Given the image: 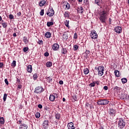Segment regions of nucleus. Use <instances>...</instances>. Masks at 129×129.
<instances>
[{
	"mask_svg": "<svg viewBox=\"0 0 129 129\" xmlns=\"http://www.w3.org/2000/svg\"><path fill=\"white\" fill-rule=\"evenodd\" d=\"M44 88L42 87H37L35 88L34 90V93L40 94L42 93L44 91Z\"/></svg>",
	"mask_w": 129,
	"mask_h": 129,
	"instance_id": "20e7f679",
	"label": "nucleus"
},
{
	"mask_svg": "<svg viewBox=\"0 0 129 129\" xmlns=\"http://www.w3.org/2000/svg\"><path fill=\"white\" fill-rule=\"evenodd\" d=\"M103 89L104 90H108V87L106 86H104L103 87Z\"/></svg>",
	"mask_w": 129,
	"mask_h": 129,
	"instance_id": "864d4df0",
	"label": "nucleus"
},
{
	"mask_svg": "<svg viewBox=\"0 0 129 129\" xmlns=\"http://www.w3.org/2000/svg\"><path fill=\"white\" fill-rule=\"evenodd\" d=\"M38 108L40 109L43 108V105H42L41 104H38Z\"/></svg>",
	"mask_w": 129,
	"mask_h": 129,
	"instance_id": "5fc2aeb1",
	"label": "nucleus"
},
{
	"mask_svg": "<svg viewBox=\"0 0 129 129\" xmlns=\"http://www.w3.org/2000/svg\"><path fill=\"white\" fill-rule=\"evenodd\" d=\"M118 124L119 128L122 129L124 126H125V122L123 119L120 118L118 121Z\"/></svg>",
	"mask_w": 129,
	"mask_h": 129,
	"instance_id": "7ed1b4c3",
	"label": "nucleus"
},
{
	"mask_svg": "<svg viewBox=\"0 0 129 129\" xmlns=\"http://www.w3.org/2000/svg\"><path fill=\"white\" fill-rule=\"evenodd\" d=\"M67 53V49L66 48H62L61 49V53L63 54V55H65Z\"/></svg>",
	"mask_w": 129,
	"mask_h": 129,
	"instance_id": "393cba45",
	"label": "nucleus"
},
{
	"mask_svg": "<svg viewBox=\"0 0 129 129\" xmlns=\"http://www.w3.org/2000/svg\"><path fill=\"white\" fill-rule=\"evenodd\" d=\"M63 81L62 80H60L59 81V84L60 85H62V84H63Z\"/></svg>",
	"mask_w": 129,
	"mask_h": 129,
	"instance_id": "052dcab7",
	"label": "nucleus"
},
{
	"mask_svg": "<svg viewBox=\"0 0 129 129\" xmlns=\"http://www.w3.org/2000/svg\"><path fill=\"white\" fill-rule=\"evenodd\" d=\"M18 88H19V89H21V88H22V85H18Z\"/></svg>",
	"mask_w": 129,
	"mask_h": 129,
	"instance_id": "e2e57ef3",
	"label": "nucleus"
},
{
	"mask_svg": "<svg viewBox=\"0 0 129 129\" xmlns=\"http://www.w3.org/2000/svg\"><path fill=\"white\" fill-rule=\"evenodd\" d=\"M64 25L67 28H68L69 29V28H70V27L69 26V20H66L64 21Z\"/></svg>",
	"mask_w": 129,
	"mask_h": 129,
	"instance_id": "a878e982",
	"label": "nucleus"
},
{
	"mask_svg": "<svg viewBox=\"0 0 129 129\" xmlns=\"http://www.w3.org/2000/svg\"><path fill=\"white\" fill-rule=\"evenodd\" d=\"M46 79L47 80V82H48L49 83H52V79L50 77L46 78Z\"/></svg>",
	"mask_w": 129,
	"mask_h": 129,
	"instance_id": "72a5a7b5",
	"label": "nucleus"
},
{
	"mask_svg": "<svg viewBox=\"0 0 129 129\" xmlns=\"http://www.w3.org/2000/svg\"><path fill=\"white\" fill-rule=\"evenodd\" d=\"M38 75L37 73L34 74L33 76V80H37V79H38Z\"/></svg>",
	"mask_w": 129,
	"mask_h": 129,
	"instance_id": "cd10ccee",
	"label": "nucleus"
},
{
	"mask_svg": "<svg viewBox=\"0 0 129 129\" xmlns=\"http://www.w3.org/2000/svg\"><path fill=\"white\" fill-rule=\"evenodd\" d=\"M54 25V23L53 22H47V27H51V26H53Z\"/></svg>",
	"mask_w": 129,
	"mask_h": 129,
	"instance_id": "7c9ffc66",
	"label": "nucleus"
},
{
	"mask_svg": "<svg viewBox=\"0 0 129 129\" xmlns=\"http://www.w3.org/2000/svg\"><path fill=\"white\" fill-rule=\"evenodd\" d=\"M114 74H115V75L116 77H119V76H120L119 71H118L117 70H115L114 71Z\"/></svg>",
	"mask_w": 129,
	"mask_h": 129,
	"instance_id": "c85d7f7f",
	"label": "nucleus"
},
{
	"mask_svg": "<svg viewBox=\"0 0 129 129\" xmlns=\"http://www.w3.org/2000/svg\"><path fill=\"white\" fill-rule=\"evenodd\" d=\"M42 126L44 129H47L49 127V121L45 120L42 123Z\"/></svg>",
	"mask_w": 129,
	"mask_h": 129,
	"instance_id": "1a4fd4ad",
	"label": "nucleus"
},
{
	"mask_svg": "<svg viewBox=\"0 0 129 129\" xmlns=\"http://www.w3.org/2000/svg\"><path fill=\"white\" fill-rule=\"evenodd\" d=\"M54 115L57 120H59L60 118H61V114L59 113H55Z\"/></svg>",
	"mask_w": 129,
	"mask_h": 129,
	"instance_id": "aec40b11",
	"label": "nucleus"
},
{
	"mask_svg": "<svg viewBox=\"0 0 129 129\" xmlns=\"http://www.w3.org/2000/svg\"><path fill=\"white\" fill-rule=\"evenodd\" d=\"M56 98H58V94L56 93H53L52 95H50L49 96V100L50 101H54Z\"/></svg>",
	"mask_w": 129,
	"mask_h": 129,
	"instance_id": "39448f33",
	"label": "nucleus"
},
{
	"mask_svg": "<svg viewBox=\"0 0 129 129\" xmlns=\"http://www.w3.org/2000/svg\"><path fill=\"white\" fill-rule=\"evenodd\" d=\"M47 2L45 0H41L38 4L39 7H44Z\"/></svg>",
	"mask_w": 129,
	"mask_h": 129,
	"instance_id": "4468645a",
	"label": "nucleus"
},
{
	"mask_svg": "<svg viewBox=\"0 0 129 129\" xmlns=\"http://www.w3.org/2000/svg\"><path fill=\"white\" fill-rule=\"evenodd\" d=\"M67 126L69 129H75V126H74V123H73V122H72L68 123Z\"/></svg>",
	"mask_w": 129,
	"mask_h": 129,
	"instance_id": "f8f14e48",
	"label": "nucleus"
},
{
	"mask_svg": "<svg viewBox=\"0 0 129 129\" xmlns=\"http://www.w3.org/2000/svg\"><path fill=\"white\" fill-rule=\"evenodd\" d=\"M2 26L3 28H7L8 27V24H7V23L5 22L2 23Z\"/></svg>",
	"mask_w": 129,
	"mask_h": 129,
	"instance_id": "79ce46f5",
	"label": "nucleus"
},
{
	"mask_svg": "<svg viewBox=\"0 0 129 129\" xmlns=\"http://www.w3.org/2000/svg\"><path fill=\"white\" fill-rule=\"evenodd\" d=\"M4 67V62H0V68H3Z\"/></svg>",
	"mask_w": 129,
	"mask_h": 129,
	"instance_id": "6e6d98bb",
	"label": "nucleus"
},
{
	"mask_svg": "<svg viewBox=\"0 0 129 129\" xmlns=\"http://www.w3.org/2000/svg\"><path fill=\"white\" fill-rule=\"evenodd\" d=\"M52 35V34L51 33V32H47L46 33H45V34H44L45 37H46V38H51V35Z\"/></svg>",
	"mask_w": 129,
	"mask_h": 129,
	"instance_id": "412c9836",
	"label": "nucleus"
},
{
	"mask_svg": "<svg viewBox=\"0 0 129 129\" xmlns=\"http://www.w3.org/2000/svg\"><path fill=\"white\" fill-rule=\"evenodd\" d=\"M46 67H51L52 66V62L48 61L46 63Z\"/></svg>",
	"mask_w": 129,
	"mask_h": 129,
	"instance_id": "473e14b6",
	"label": "nucleus"
},
{
	"mask_svg": "<svg viewBox=\"0 0 129 129\" xmlns=\"http://www.w3.org/2000/svg\"><path fill=\"white\" fill-rule=\"evenodd\" d=\"M7 97H8V95L7 93H5L3 97L4 101H6V100H7Z\"/></svg>",
	"mask_w": 129,
	"mask_h": 129,
	"instance_id": "c9c22d12",
	"label": "nucleus"
},
{
	"mask_svg": "<svg viewBox=\"0 0 129 129\" xmlns=\"http://www.w3.org/2000/svg\"><path fill=\"white\" fill-rule=\"evenodd\" d=\"M74 51H77L78 50V48H79V46L78 45H74Z\"/></svg>",
	"mask_w": 129,
	"mask_h": 129,
	"instance_id": "f704fd0d",
	"label": "nucleus"
},
{
	"mask_svg": "<svg viewBox=\"0 0 129 129\" xmlns=\"http://www.w3.org/2000/svg\"><path fill=\"white\" fill-rule=\"evenodd\" d=\"M40 16H44V9H42L40 12Z\"/></svg>",
	"mask_w": 129,
	"mask_h": 129,
	"instance_id": "49530a36",
	"label": "nucleus"
},
{
	"mask_svg": "<svg viewBox=\"0 0 129 129\" xmlns=\"http://www.w3.org/2000/svg\"><path fill=\"white\" fill-rule=\"evenodd\" d=\"M63 7L65 10H69V9H70V4H69L68 2H66L64 3Z\"/></svg>",
	"mask_w": 129,
	"mask_h": 129,
	"instance_id": "ddd939ff",
	"label": "nucleus"
},
{
	"mask_svg": "<svg viewBox=\"0 0 129 129\" xmlns=\"http://www.w3.org/2000/svg\"><path fill=\"white\" fill-rule=\"evenodd\" d=\"M95 84H97V85H99V81H94Z\"/></svg>",
	"mask_w": 129,
	"mask_h": 129,
	"instance_id": "4d7b16f0",
	"label": "nucleus"
},
{
	"mask_svg": "<svg viewBox=\"0 0 129 129\" xmlns=\"http://www.w3.org/2000/svg\"><path fill=\"white\" fill-rule=\"evenodd\" d=\"M73 99H74V100H75V101H77V95H74V96H73Z\"/></svg>",
	"mask_w": 129,
	"mask_h": 129,
	"instance_id": "37998d69",
	"label": "nucleus"
},
{
	"mask_svg": "<svg viewBox=\"0 0 129 129\" xmlns=\"http://www.w3.org/2000/svg\"><path fill=\"white\" fill-rule=\"evenodd\" d=\"M17 16L18 17L22 16V13H21V12H19L18 13H17Z\"/></svg>",
	"mask_w": 129,
	"mask_h": 129,
	"instance_id": "bf43d9fd",
	"label": "nucleus"
},
{
	"mask_svg": "<svg viewBox=\"0 0 129 129\" xmlns=\"http://www.w3.org/2000/svg\"><path fill=\"white\" fill-rule=\"evenodd\" d=\"M85 53H86V55H88V54H89V53H90V51H89V50H86L85 51Z\"/></svg>",
	"mask_w": 129,
	"mask_h": 129,
	"instance_id": "680f3d73",
	"label": "nucleus"
},
{
	"mask_svg": "<svg viewBox=\"0 0 129 129\" xmlns=\"http://www.w3.org/2000/svg\"><path fill=\"white\" fill-rule=\"evenodd\" d=\"M90 36L91 37L92 39H97L98 35L96 33V31L95 30L93 31L90 34Z\"/></svg>",
	"mask_w": 129,
	"mask_h": 129,
	"instance_id": "9d476101",
	"label": "nucleus"
},
{
	"mask_svg": "<svg viewBox=\"0 0 129 129\" xmlns=\"http://www.w3.org/2000/svg\"><path fill=\"white\" fill-rule=\"evenodd\" d=\"M121 90V88L120 87H118L117 86L115 87V88H114V90H116L117 91H119V90Z\"/></svg>",
	"mask_w": 129,
	"mask_h": 129,
	"instance_id": "e433bc0d",
	"label": "nucleus"
},
{
	"mask_svg": "<svg viewBox=\"0 0 129 129\" xmlns=\"http://www.w3.org/2000/svg\"><path fill=\"white\" fill-rule=\"evenodd\" d=\"M9 19L10 20H13L14 19V15H13V14H10L9 15Z\"/></svg>",
	"mask_w": 129,
	"mask_h": 129,
	"instance_id": "de8ad7c7",
	"label": "nucleus"
},
{
	"mask_svg": "<svg viewBox=\"0 0 129 129\" xmlns=\"http://www.w3.org/2000/svg\"><path fill=\"white\" fill-rule=\"evenodd\" d=\"M19 128L20 129H28V125L25 123L22 124L21 125H20Z\"/></svg>",
	"mask_w": 129,
	"mask_h": 129,
	"instance_id": "dca6fc26",
	"label": "nucleus"
},
{
	"mask_svg": "<svg viewBox=\"0 0 129 129\" xmlns=\"http://www.w3.org/2000/svg\"><path fill=\"white\" fill-rule=\"evenodd\" d=\"M95 4L99 7H101L102 4V0H95Z\"/></svg>",
	"mask_w": 129,
	"mask_h": 129,
	"instance_id": "2eb2a0df",
	"label": "nucleus"
},
{
	"mask_svg": "<svg viewBox=\"0 0 129 129\" xmlns=\"http://www.w3.org/2000/svg\"><path fill=\"white\" fill-rule=\"evenodd\" d=\"M63 15L64 18H69L70 17V15H69V12L68 11L65 12Z\"/></svg>",
	"mask_w": 129,
	"mask_h": 129,
	"instance_id": "bb28decb",
	"label": "nucleus"
},
{
	"mask_svg": "<svg viewBox=\"0 0 129 129\" xmlns=\"http://www.w3.org/2000/svg\"><path fill=\"white\" fill-rule=\"evenodd\" d=\"M46 15L48 16V17H53L55 15V12L53 11V12H47L46 13Z\"/></svg>",
	"mask_w": 129,
	"mask_h": 129,
	"instance_id": "4be33fe9",
	"label": "nucleus"
},
{
	"mask_svg": "<svg viewBox=\"0 0 129 129\" xmlns=\"http://www.w3.org/2000/svg\"><path fill=\"white\" fill-rule=\"evenodd\" d=\"M119 95L120 99H125L126 98V95L124 94V93H121Z\"/></svg>",
	"mask_w": 129,
	"mask_h": 129,
	"instance_id": "6ab92c4d",
	"label": "nucleus"
},
{
	"mask_svg": "<svg viewBox=\"0 0 129 129\" xmlns=\"http://www.w3.org/2000/svg\"><path fill=\"white\" fill-rule=\"evenodd\" d=\"M104 71V67L102 66H100L98 68V75H100V76H102V75H103Z\"/></svg>",
	"mask_w": 129,
	"mask_h": 129,
	"instance_id": "0eeeda50",
	"label": "nucleus"
},
{
	"mask_svg": "<svg viewBox=\"0 0 129 129\" xmlns=\"http://www.w3.org/2000/svg\"><path fill=\"white\" fill-rule=\"evenodd\" d=\"M17 82H20V79H17Z\"/></svg>",
	"mask_w": 129,
	"mask_h": 129,
	"instance_id": "774afa93",
	"label": "nucleus"
},
{
	"mask_svg": "<svg viewBox=\"0 0 129 129\" xmlns=\"http://www.w3.org/2000/svg\"><path fill=\"white\" fill-rule=\"evenodd\" d=\"M5 82L7 85H9V81H8V79H5Z\"/></svg>",
	"mask_w": 129,
	"mask_h": 129,
	"instance_id": "3c124183",
	"label": "nucleus"
},
{
	"mask_svg": "<svg viewBox=\"0 0 129 129\" xmlns=\"http://www.w3.org/2000/svg\"><path fill=\"white\" fill-rule=\"evenodd\" d=\"M90 87H94L95 86V83L93 82L92 83L89 84Z\"/></svg>",
	"mask_w": 129,
	"mask_h": 129,
	"instance_id": "4c0bfd02",
	"label": "nucleus"
},
{
	"mask_svg": "<svg viewBox=\"0 0 129 129\" xmlns=\"http://www.w3.org/2000/svg\"><path fill=\"white\" fill-rule=\"evenodd\" d=\"M77 10L79 14H82L84 12V9L82 7H80V8H78Z\"/></svg>",
	"mask_w": 129,
	"mask_h": 129,
	"instance_id": "a211bd4d",
	"label": "nucleus"
},
{
	"mask_svg": "<svg viewBox=\"0 0 129 129\" xmlns=\"http://www.w3.org/2000/svg\"><path fill=\"white\" fill-rule=\"evenodd\" d=\"M84 4H85L86 6H88V5H89V2H88V0H84Z\"/></svg>",
	"mask_w": 129,
	"mask_h": 129,
	"instance_id": "58836bf2",
	"label": "nucleus"
},
{
	"mask_svg": "<svg viewBox=\"0 0 129 129\" xmlns=\"http://www.w3.org/2000/svg\"><path fill=\"white\" fill-rule=\"evenodd\" d=\"M78 2L79 3H82V2H83V0H78Z\"/></svg>",
	"mask_w": 129,
	"mask_h": 129,
	"instance_id": "338daca9",
	"label": "nucleus"
},
{
	"mask_svg": "<svg viewBox=\"0 0 129 129\" xmlns=\"http://www.w3.org/2000/svg\"><path fill=\"white\" fill-rule=\"evenodd\" d=\"M62 38L64 40H67V39H68V36L66 34H63Z\"/></svg>",
	"mask_w": 129,
	"mask_h": 129,
	"instance_id": "a19ab883",
	"label": "nucleus"
},
{
	"mask_svg": "<svg viewBox=\"0 0 129 129\" xmlns=\"http://www.w3.org/2000/svg\"><path fill=\"white\" fill-rule=\"evenodd\" d=\"M49 11L50 13H53V12H54V10H53V8H51L50 9Z\"/></svg>",
	"mask_w": 129,
	"mask_h": 129,
	"instance_id": "0e129e2a",
	"label": "nucleus"
},
{
	"mask_svg": "<svg viewBox=\"0 0 129 129\" xmlns=\"http://www.w3.org/2000/svg\"><path fill=\"white\" fill-rule=\"evenodd\" d=\"M114 32H116L117 34H120V33L122 32V29L120 26H117L115 27V28L114 29Z\"/></svg>",
	"mask_w": 129,
	"mask_h": 129,
	"instance_id": "6e6552de",
	"label": "nucleus"
},
{
	"mask_svg": "<svg viewBox=\"0 0 129 129\" xmlns=\"http://www.w3.org/2000/svg\"><path fill=\"white\" fill-rule=\"evenodd\" d=\"M37 43L39 45H43V40H39Z\"/></svg>",
	"mask_w": 129,
	"mask_h": 129,
	"instance_id": "8fccbe9b",
	"label": "nucleus"
},
{
	"mask_svg": "<svg viewBox=\"0 0 129 129\" xmlns=\"http://www.w3.org/2000/svg\"><path fill=\"white\" fill-rule=\"evenodd\" d=\"M122 84H124L127 82V79L126 78H123L121 79Z\"/></svg>",
	"mask_w": 129,
	"mask_h": 129,
	"instance_id": "5701e85b",
	"label": "nucleus"
},
{
	"mask_svg": "<svg viewBox=\"0 0 129 129\" xmlns=\"http://www.w3.org/2000/svg\"><path fill=\"white\" fill-rule=\"evenodd\" d=\"M16 60H13L11 64V66L12 67H16Z\"/></svg>",
	"mask_w": 129,
	"mask_h": 129,
	"instance_id": "ea45409f",
	"label": "nucleus"
},
{
	"mask_svg": "<svg viewBox=\"0 0 129 129\" xmlns=\"http://www.w3.org/2000/svg\"><path fill=\"white\" fill-rule=\"evenodd\" d=\"M13 37H17V33H14L13 34Z\"/></svg>",
	"mask_w": 129,
	"mask_h": 129,
	"instance_id": "69168bd1",
	"label": "nucleus"
},
{
	"mask_svg": "<svg viewBox=\"0 0 129 129\" xmlns=\"http://www.w3.org/2000/svg\"><path fill=\"white\" fill-rule=\"evenodd\" d=\"M59 44L58 43H54L52 45V50L53 51H58L59 50Z\"/></svg>",
	"mask_w": 129,
	"mask_h": 129,
	"instance_id": "9b49d317",
	"label": "nucleus"
},
{
	"mask_svg": "<svg viewBox=\"0 0 129 129\" xmlns=\"http://www.w3.org/2000/svg\"><path fill=\"white\" fill-rule=\"evenodd\" d=\"M109 114L113 117V116H115V113H116V111L113 108H110L108 111Z\"/></svg>",
	"mask_w": 129,
	"mask_h": 129,
	"instance_id": "423d86ee",
	"label": "nucleus"
},
{
	"mask_svg": "<svg viewBox=\"0 0 129 129\" xmlns=\"http://www.w3.org/2000/svg\"><path fill=\"white\" fill-rule=\"evenodd\" d=\"M23 51L24 52H27L28 51H29V47H24L23 48Z\"/></svg>",
	"mask_w": 129,
	"mask_h": 129,
	"instance_id": "a18cd8bd",
	"label": "nucleus"
},
{
	"mask_svg": "<svg viewBox=\"0 0 129 129\" xmlns=\"http://www.w3.org/2000/svg\"><path fill=\"white\" fill-rule=\"evenodd\" d=\"M84 74L87 75V74H88V73H89V70L87 68L84 69Z\"/></svg>",
	"mask_w": 129,
	"mask_h": 129,
	"instance_id": "c756f323",
	"label": "nucleus"
},
{
	"mask_svg": "<svg viewBox=\"0 0 129 129\" xmlns=\"http://www.w3.org/2000/svg\"><path fill=\"white\" fill-rule=\"evenodd\" d=\"M99 20L101 23H104L106 22V12L103 11L100 12Z\"/></svg>",
	"mask_w": 129,
	"mask_h": 129,
	"instance_id": "f257e3e1",
	"label": "nucleus"
},
{
	"mask_svg": "<svg viewBox=\"0 0 129 129\" xmlns=\"http://www.w3.org/2000/svg\"><path fill=\"white\" fill-rule=\"evenodd\" d=\"M78 36V35L76 33H75L74 35V39H75L76 40V39H77Z\"/></svg>",
	"mask_w": 129,
	"mask_h": 129,
	"instance_id": "09e8293b",
	"label": "nucleus"
},
{
	"mask_svg": "<svg viewBox=\"0 0 129 129\" xmlns=\"http://www.w3.org/2000/svg\"><path fill=\"white\" fill-rule=\"evenodd\" d=\"M2 124H5V118L4 117L0 118V125Z\"/></svg>",
	"mask_w": 129,
	"mask_h": 129,
	"instance_id": "b1692460",
	"label": "nucleus"
},
{
	"mask_svg": "<svg viewBox=\"0 0 129 129\" xmlns=\"http://www.w3.org/2000/svg\"><path fill=\"white\" fill-rule=\"evenodd\" d=\"M17 123H18V124H22V120H19L17 121Z\"/></svg>",
	"mask_w": 129,
	"mask_h": 129,
	"instance_id": "13d9d810",
	"label": "nucleus"
},
{
	"mask_svg": "<svg viewBox=\"0 0 129 129\" xmlns=\"http://www.w3.org/2000/svg\"><path fill=\"white\" fill-rule=\"evenodd\" d=\"M27 70L29 73H32V72L33 71V68H32V66L28 65L27 67Z\"/></svg>",
	"mask_w": 129,
	"mask_h": 129,
	"instance_id": "f3484780",
	"label": "nucleus"
},
{
	"mask_svg": "<svg viewBox=\"0 0 129 129\" xmlns=\"http://www.w3.org/2000/svg\"><path fill=\"white\" fill-rule=\"evenodd\" d=\"M45 57H48L49 56V52H46L44 53Z\"/></svg>",
	"mask_w": 129,
	"mask_h": 129,
	"instance_id": "603ef678",
	"label": "nucleus"
},
{
	"mask_svg": "<svg viewBox=\"0 0 129 129\" xmlns=\"http://www.w3.org/2000/svg\"><path fill=\"white\" fill-rule=\"evenodd\" d=\"M40 113L39 112H37V113H36L35 114V117H36V118H39V117H40Z\"/></svg>",
	"mask_w": 129,
	"mask_h": 129,
	"instance_id": "c03bdc74",
	"label": "nucleus"
},
{
	"mask_svg": "<svg viewBox=\"0 0 129 129\" xmlns=\"http://www.w3.org/2000/svg\"><path fill=\"white\" fill-rule=\"evenodd\" d=\"M23 41L25 44H28L29 43V41L28 40V39L27 38V37H23Z\"/></svg>",
	"mask_w": 129,
	"mask_h": 129,
	"instance_id": "2f4dec72",
	"label": "nucleus"
},
{
	"mask_svg": "<svg viewBox=\"0 0 129 129\" xmlns=\"http://www.w3.org/2000/svg\"><path fill=\"white\" fill-rule=\"evenodd\" d=\"M109 103V101L106 99H99L97 102L98 105H106V104H108Z\"/></svg>",
	"mask_w": 129,
	"mask_h": 129,
	"instance_id": "f03ea898",
	"label": "nucleus"
}]
</instances>
